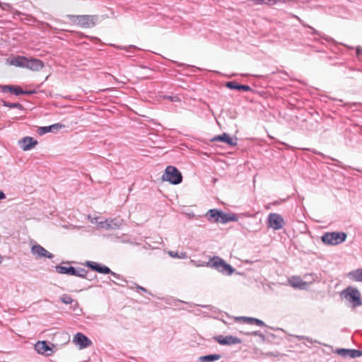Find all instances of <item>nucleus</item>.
I'll return each mask as SVG.
<instances>
[{
    "label": "nucleus",
    "instance_id": "obj_1",
    "mask_svg": "<svg viewBox=\"0 0 362 362\" xmlns=\"http://www.w3.org/2000/svg\"><path fill=\"white\" fill-rule=\"evenodd\" d=\"M206 266L214 268L226 275H231L235 272V269L230 264L217 256L211 258L209 262L206 263Z\"/></svg>",
    "mask_w": 362,
    "mask_h": 362
},
{
    "label": "nucleus",
    "instance_id": "obj_2",
    "mask_svg": "<svg viewBox=\"0 0 362 362\" xmlns=\"http://www.w3.org/2000/svg\"><path fill=\"white\" fill-rule=\"evenodd\" d=\"M347 237L344 232H327L321 236V240L325 245H337L344 243Z\"/></svg>",
    "mask_w": 362,
    "mask_h": 362
},
{
    "label": "nucleus",
    "instance_id": "obj_3",
    "mask_svg": "<svg viewBox=\"0 0 362 362\" xmlns=\"http://www.w3.org/2000/svg\"><path fill=\"white\" fill-rule=\"evenodd\" d=\"M69 19L83 28H92L95 25L98 21V16L96 15H71Z\"/></svg>",
    "mask_w": 362,
    "mask_h": 362
},
{
    "label": "nucleus",
    "instance_id": "obj_4",
    "mask_svg": "<svg viewBox=\"0 0 362 362\" xmlns=\"http://www.w3.org/2000/svg\"><path fill=\"white\" fill-rule=\"evenodd\" d=\"M162 180L173 185H178L182 181V175L177 168L169 165L165 168V173L162 175Z\"/></svg>",
    "mask_w": 362,
    "mask_h": 362
},
{
    "label": "nucleus",
    "instance_id": "obj_5",
    "mask_svg": "<svg viewBox=\"0 0 362 362\" xmlns=\"http://www.w3.org/2000/svg\"><path fill=\"white\" fill-rule=\"evenodd\" d=\"M341 296L351 303L354 307L362 305L361 293L356 288L348 286L343 290Z\"/></svg>",
    "mask_w": 362,
    "mask_h": 362
},
{
    "label": "nucleus",
    "instance_id": "obj_6",
    "mask_svg": "<svg viewBox=\"0 0 362 362\" xmlns=\"http://www.w3.org/2000/svg\"><path fill=\"white\" fill-rule=\"evenodd\" d=\"M267 226L274 230H278L284 228L286 223L282 216L276 213H271L267 217Z\"/></svg>",
    "mask_w": 362,
    "mask_h": 362
},
{
    "label": "nucleus",
    "instance_id": "obj_7",
    "mask_svg": "<svg viewBox=\"0 0 362 362\" xmlns=\"http://www.w3.org/2000/svg\"><path fill=\"white\" fill-rule=\"evenodd\" d=\"M214 339L221 345L230 346L233 344H239L242 342L240 338L232 335H228L226 337L223 335H218L215 336Z\"/></svg>",
    "mask_w": 362,
    "mask_h": 362
},
{
    "label": "nucleus",
    "instance_id": "obj_8",
    "mask_svg": "<svg viewBox=\"0 0 362 362\" xmlns=\"http://www.w3.org/2000/svg\"><path fill=\"white\" fill-rule=\"evenodd\" d=\"M73 341L80 349L87 348L92 344L91 340L81 332H78L74 335Z\"/></svg>",
    "mask_w": 362,
    "mask_h": 362
},
{
    "label": "nucleus",
    "instance_id": "obj_9",
    "mask_svg": "<svg viewBox=\"0 0 362 362\" xmlns=\"http://www.w3.org/2000/svg\"><path fill=\"white\" fill-rule=\"evenodd\" d=\"M86 265L91 270L100 274H108L112 273V270L107 266L99 264L96 262L87 261Z\"/></svg>",
    "mask_w": 362,
    "mask_h": 362
},
{
    "label": "nucleus",
    "instance_id": "obj_10",
    "mask_svg": "<svg viewBox=\"0 0 362 362\" xmlns=\"http://www.w3.org/2000/svg\"><path fill=\"white\" fill-rule=\"evenodd\" d=\"M35 350L40 354L51 356L53 354L52 347L46 341H39L35 344Z\"/></svg>",
    "mask_w": 362,
    "mask_h": 362
},
{
    "label": "nucleus",
    "instance_id": "obj_11",
    "mask_svg": "<svg viewBox=\"0 0 362 362\" xmlns=\"http://www.w3.org/2000/svg\"><path fill=\"white\" fill-rule=\"evenodd\" d=\"M31 252L37 258L47 257L52 259L54 257V255L52 253L38 244L32 246Z\"/></svg>",
    "mask_w": 362,
    "mask_h": 362
},
{
    "label": "nucleus",
    "instance_id": "obj_12",
    "mask_svg": "<svg viewBox=\"0 0 362 362\" xmlns=\"http://www.w3.org/2000/svg\"><path fill=\"white\" fill-rule=\"evenodd\" d=\"M211 141L224 142L230 146H235L237 145V139H233L227 133H223L221 135L214 136L211 139Z\"/></svg>",
    "mask_w": 362,
    "mask_h": 362
},
{
    "label": "nucleus",
    "instance_id": "obj_13",
    "mask_svg": "<svg viewBox=\"0 0 362 362\" xmlns=\"http://www.w3.org/2000/svg\"><path fill=\"white\" fill-rule=\"evenodd\" d=\"M64 127V124L56 123L49 126L40 127L37 129V132L39 135H44L49 132L56 133Z\"/></svg>",
    "mask_w": 362,
    "mask_h": 362
},
{
    "label": "nucleus",
    "instance_id": "obj_14",
    "mask_svg": "<svg viewBox=\"0 0 362 362\" xmlns=\"http://www.w3.org/2000/svg\"><path fill=\"white\" fill-rule=\"evenodd\" d=\"M44 66L42 61L38 59L27 58L25 62V68L29 69L32 71H39Z\"/></svg>",
    "mask_w": 362,
    "mask_h": 362
},
{
    "label": "nucleus",
    "instance_id": "obj_15",
    "mask_svg": "<svg viewBox=\"0 0 362 362\" xmlns=\"http://www.w3.org/2000/svg\"><path fill=\"white\" fill-rule=\"evenodd\" d=\"M122 224V220L119 218L107 219L100 223V226L105 229H118Z\"/></svg>",
    "mask_w": 362,
    "mask_h": 362
},
{
    "label": "nucleus",
    "instance_id": "obj_16",
    "mask_svg": "<svg viewBox=\"0 0 362 362\" xmlns=\"http://www.w3.org/2000/svg\"><path fill=\"white\" fill-rule=\"evenodd\" d=\"M226 86L231 90H237L239 91H252V88L247 85L238 84L235 81L226 82Z\"/></svg>",
    "mask_w": 362,
    "mask_h": 362
},
{
    "label": "nucleus",
    "instance_id": "obj_17",
    "mask_svg": "<svg viewBox=\"0 0 362 362\" xmlns=\"http://www.w3.org/2000/svg\"><path fill=\"white\" fill-rule=\"evenodd\" d=\"M222 212V211L216 209H210L206 213V216L210 222L221 223L219 220H221Z\"/></svg>",
    "mask_w": 362,
    "mask_h": 362
},
{
    "label": "nucleus",
    "instance_id": "obj_18",
    "mask_svg": "<svg viewBox=\"0 0 362 362\" xmlns=\"http://www.w3.org/2000/svg\"><path fill=\"white\" fill-rule=\"evenodd\" d=\"M0 89L3 93L11 92L15 95H23V89L18 86L0 85Z\"/></svg>",
    "mask_w": 362,
    "mask_h": 362
},
{
    "label": "nucleus",
    "instance_id": "obj_19",
    "mask_svg": "<svg viewBox=\"0 0 362 362\" xmlns=\"http://www.w3.org/2000/svg\"><path fill=\"white\" fill-rule=\"evenodd\" d=\"M21 143L23 144L21 146L22 149L23 151H29L37 144V141L33 137L25 136L22 139Z\"/></svg>",
    "mask_w": 362,
    "mask_h": 362
},
{
    "label": "nucleus",
    "instance_id": "obj_20",
    "mask_svg": "<svg viewBox=\"0 0 362 362\" xmlns=\"http://www.w3.org/2000/svg\"><path fill=\"white\" fill-rule=\"evenodd\" d=\"M26 59L27 57L24 56H17L11 59L9 63L18 67L25 68Z\"/></svg>",
    "mask_w": 362,
    "mask_h": 362
},
{
    "label": "nucleus",
    "instance_id": "obj_21",
    "mask_svg": "<svg viewBox=\"0 0 362 362\" xmlns=\"http://www.w3.org/2000/svg\"><path fill=\"white\" fill-rule=\"evenodd\" d=\"M221 223H226L230 221H238V216L234 213H223L222 212V215L221 217Z\"/></svg>",
    "mask_w": 362,
    "mask_h": 362
},
{
    "label": "nucleus",
    "instance_id": "obj_22",
    "mask_svg": "<svg viewBox=\"0 0 362 362\" xmlns=\"http://www.w3.org/2000/svg\"><path fill=\"white\" fill-rule=\"evenodd\" d=\"M221 358L220 354H209L200 356L198 359L199 362H214L219 360Z\"/></svg>",
    "mask_w": 362,
    "mask_h": 362
},
{
    "label": "nucleus",
    "instance_id": "obj_23",
    "mask_svg": "<svg viewBox=\"0 0 362 362\" xmlns=\"http://www.w3.org/2000/svg\"><path fill=\"white\" fill-rule=\"evenodd\" d=\"M88 271H87L86 269H83V268H81V267H74V272H71V276H79V277H82V278H85V279H90L89 277L88 276Z\"/></svg>",
    "mask_w": 362,
    "mask_h": 362
},
{
    "label": "nucleus",
    "instance_id": "obj_24",
    "mask_svg": "<svg viewBox=\"0 0 362 362\" xmlns=\"http://www.w3.org/2000/svg\"><path fill=\"white\" fill-rule=\"evenodd\" d=\"M348 276L353 281L362 282V268L350 272Z\"/></svg>",
    "mask_w": 362,
    "mask_h": 362
},
{
    "label": "nucleus",
    "instance_id": "obj_25",
    "mask_svg": "<svg viewBox=\"0 0 362 362\" xmlns=\"http://www.w3.org/2000/svg\"><path fill=\"white\" fill-rule=\"evenodd\" d=\"M55 271L62 274H68L71 275V272H74V267H64L62 265H57L54 267Z\"/></svg>",
    "mask_w": 362,
    "mask_h": 362
},
{
    "label": "nucleus",
    "instance_id": "obj_26",
    "mask_svg": "<svg viewBox=\"0 0 362 362\" xmlns=\"http://www.w3.org/2000/svg\"><path fill=\"white\" fill-rule=\"evenodd\" d=\"M241 319L245 322H247L248 324H256L257 325L260 326V327L266 326L265 323L262 320H259L257 318L250 317H242Z\"/></svg>",
    "mask_w": 362,
    "mask_h": 362
},
{
    "label": "nucleus",
    "instance_id": "obj_27",
    "mask_svg": "<svg viewBox=\"0 0 362 362\" xmlns=\"http://www.w3.org/2000/svg\"><path fill=\"white\" fill-rule=\"evenodd\" d=\"M2 103H3V105L5 107H8L11 108H18L21 110H24L23 106L18 103H10V102H7L6 100H2Z\"/></svg>",
    "mask_w": 362,
    "mask_h": 362
},
{
    "label": "nucleus",
    "instance_id": "obj_28",
    "mask_svg": "<svg viewBox=\"0 0 362 362\" xmlns=\"http://www.w3.org/2000/svg\"><path fill=\"white\" fill-rule=\"evenodd\" d=\"M59 298L60 300L66 305L71 304L74 301L71 296L69 294H63L60 296Z\"/></svg>",
    "mask_w": 362,
    "mask_h": 362
},
{
    "label": "nucleus",
    "instance_id": "obj_29",
    "mask_svg": "<svg viewBox=\"0 0 362 362\" xmlns=\"http://www.w3.org/2000/svg\"><path fill=\"white\" fill-rule=\"evenodd\" d=\"M313 152L315 154L319 155V156H322V158H329V159H331V160H332L336 161V162H337V163H336V165H337V166H339V167H341V163L340 161H339V160H336V159L333 158H330V157H329V156H327L325 155L324 153H321V152H320V151H316V150H313Z\"/></svg>",
    "mask_w": 362,
    "mask_h": 362
},
{
    "label": "nucleus",
    "instance_id": "obj_30",
    "mask_svg": "<svg viewBox=\"0 0 362 362\" xmlns=\"http://www.w3.org/2000/svg\"><path fill=\"white\" fill-rule=\"evenodd\" d=\"M362 356V351L357 349H349V357L354 358Z\"/></svg>",
    "mask_w": 362,
    "mask_h": 362
},
{
    "label": "nucleus",
    "instance_id": "obj_31",
    "mask_svg": "<svg viewBox=\"0 0 362 362\" xmlns=\"http://www.w3.org/2000/svg\"><path fill=\"white\" fill-rule=\"evenodd\" d=\"M291 285L295 288H303L305 283L303 282L300 279L297 278L293 279L291 282Z\"/></svg>",
    "mask_w": 362,
    "mask_h": 362
},
{
    "label": "nucleus",
    "instance_id": "obj_32",
    "mask_svg": "<svg viewBox=\"0 0 362 362\" xmlns=\"http://www.w3.org/2000/svg\"><path fill=\"white\" fill-rule=\"evenodd\" d=\"M293 337H296L298 339H300H300H305L307 341L310 342V344H313V343L320 344L317 340H313V339H311V338H310L308 337H306V336L293 335Z\"/></svg>",
    "mask_w": 362,
    "mask_h": 362
},
{
    "label": "nucleus",
    "instance_id": "obj_33",
    "mask_svg": "<svg viewBox=\"0 0 362 362\" xmlns=\"http://www.w3.org/2000/svg\"><path fill=\"white\" fill-rule=\"evenodd\" d=\"M336 353L343 357L349 356V349H338Z\"/></svg>",
    "mask_w": 362,
    "mask_h": 362
},
{
    "label": "nucleus",
    "instance_id": "obj_34",
    "mask_svg": "<svg viewBox=\"0 0 362 362\" xmlns=\"http://www.w3.org/2000/svg\"><path fill=\"white\" fill-rule=\"evenodd\" d=\"M246 334L248 336H250V335L258 336L259 337H260L262 339V341H265V336L262 333H261L259 331H254L252 332H248Z\"/></svg>",
    "mask_w": 362,
    "mask_h": 362
},
{
    "label": "nucleus",
    "instance_id": "obj_35",
    "mask_svg": "<svg viewBox=\"0 0 362 362\" xmlns=\"http://www.w3.org/2000/svg\"><path fill=\"white\" fill-rule=\"evenodd\" d=\"M169 255L172 257H177V258H185L186 257L185 253H181L180 255H179L177 252H174V251H170Z\"/></svg>",
    "mask_w": 362,
    "mask_h": 362
},
{
    "label": "nucleus",
    "instance_id": "obj_36",
    "mask_svg": "<svg viewBox=\"0 0 362 362\" xmlns=\"http://www.w3.org/2000/svg\"><path fill=\"white\" fill-rule=\"evenodd\" d=\"M356 56L359 60L362 61V47H356Z\"/></svg>",
    "mask_w": 362,
    "mask_h": 362
},
{
    "label": "nucleus",
    "instance_id": "obj_37",
    "mask_svg": "<svg viewBox=\"0 0 362 362\" xmlns=\"http://www.w3.org/2000/svg\"><path fill=\"white\" fill-rule=\"evenodd\" d=\"M165 98L166 99H168L173 102H177V101H180L179 97L177 96H170V95H167V96H164Z\"/></svg>",
    "mask_w": 362,
    "mask_h": 362
},
{
    "label": "nucleus",
    "instance_id": "obj_38",
    "mask_svg": "<svg viewBox=\"0 0 362 362\" xmlns=\"http://www.w3.org/2000/svg\"><path fill=\"white\" fill-rule=\"evenodd\" d=\"M121 49H124L127 52H130L132 49H136L137 48L134 45H130L129 47H118Z\"/></svg>",
    "mask_w": 362,
    "mask_h": 362
},
{
    "label": "nucleus",
    "instance_id": "obj_39",
    "mask_svg": "<svg viewBox=\"0 0 362 362\" xmlns=\"http://www.w3.org/2000/svg\"><path fill=\"white\" fill-rule=\"evenodd\" d=\"M3 10H8L11 8V5L7 3L1 4V6H0Z\"/></svg>",
    "mask_w": 362,
    "mask_h": 362
},
{
    "label": "nucleus",
    "instance_id": "obj_40",
    "mask_svg": "<svg viewBox=\"0 0 362 362\" xmlns=\"http://www.w3.org/2000/svg\"><path fill=\"white\" fill-rule=\"evenodd\" d=\"M111 275H112L115 279H122V277L121 276V275L114 272L112 271V273H110Z\"/></svg>",
    "mask_w": 362,
    "mask_h": 362
},
{
    "label": "nucleus",
    "instance_id": "obj_41",
    "mask_svg": "<svg viewBox=\"0 0 362 362\" xmlns=\"http://www.w3.org/2000/svg\"><path fill=\"white\" fill-rule=\"evenodd\" d=\"M35 90H23V95H32L35 93Z\"/></svg>",
    "mask_w": 362,
    "mask_h": 362
},
{
    "label": "nucleus",
    "instance_id": "obj_42",
    "mask_svg": "<svg viewBox=\"0 0 362 362\" xmlns=\"http://www.w3.org/2000/svg\"><path fill=\"white\" fill-rule=\"evenodd\" d=\"M136 288L138 290L146 292V293L148 292L147 290L145 288H144V287H142V286H141L139 285H136Z\"/></svg>",
    "mask_w": 362,
    "mask_h": 362
},
{
    "label": "nucleus",
    "instance_id": "obj_43",
    "mask_svg": "<svg viewBox=\"0 0 362 362\" xmlns=\"http://www.w3.org/2000/svg\"><path fill=\"white\" fill-rule=\"evenodd\" d=\"M6 195L3 191L0 190V200L5 199Z\"/></svg>",
    "mask_w": 362,
    "mask_h": 362
},
{
    "label": "nucleus",
    "instance_id": "obj_44",
    "mask_svg": "<svg viewBox=\"0 0 362 362\" xmlns=\"http://www.w3.org/2000/svg\"><path fill=\"white\" fill-rule=\"evenodd\" d=\"M310 28L312 30V33H313V34H316V35H317V34H318V32H317L315 28H312V27H310Z\"/></svg>",
    "mask_w": 362,
    "mask_h": 362
},
{
    "label": "nucleus",
    "instance_id": "obj_45",
    "mask_svg": "<svg viewBox=\"0 0 362 362\" xmlns=\"http://www.w3.org/2000/svg\"><path fill=\"white\" fill-rule=\"evenodd\" d=\"M267 355L273 356H276V354H274L273 353H269V354H267Z\"/></svg>",
    "mask_w": 362,
    "mask_h": 362
},
{
    "label": "nucleus",
    "instance_id": "obj_46",
    "mask_svg": "<svg viewBox=\"0 0 362 362\" xmlns=\"http://www.w3.org/2000/svg\"><path fill=\"white\" fill-rule=\"evenodd\" d=\"M1 262H2V257H1V255H0V264L1 263Z\"/></svg>",
    "mask_w": 362,
    "mask_h": 362
},
{
    "label": "nucleus",
    "instance_id": "obj_47",
    "mask_svg": "<svg viewBox=\"0 0 362 362\" xmlns=\"http://www.w3.org/2000/svg\"><path fill=\"white\" fill-rule=\"evenodd\" d=\"M76 305L78 306V303L77 301H76Z\"/></svg>",
    "mask_w": 362,
    "mask_h": 362
},
{
    "label": "nucleus",
    "instance_id": "obj_48",
    "mask_svg": "<svg viewBox=\"0 0 362 362\" xmlns=\"http://www.w3.org/2000/svg\"><path fill=\"white\" fill-rule=\"evenodd\" d=\"M1 6V3L0 2V6Z\"/></svg>",
    "mask_w": 362,
    "mask_h": 362
}]
</instances>
